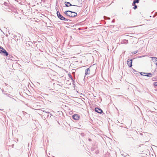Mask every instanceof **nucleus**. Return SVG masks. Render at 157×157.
Listing matches in <instances>:
<instances>
[{
    "mask_svg": "<svg viewBox=\"0 0 157 157\" xmlns=\"http://www.w3.org/2000/svg\"><path fill=\"white\" fill-rule=\"evenodd\" d=\"M79 4H78V5H72V7L71 9V10L75 11L76 8H75V6H77V7H81L82 6V0H78V1Z\"/></svg>",
    "mask_w": 157,
    "mask_h": 157,
    "instance_id": "obj_1",
    "label": "nucleus"
},
{
    "mask_svg": "<svg viewBox=\"0 0 157 157\" xmlns=\"http://www.w3.org/2000/svg\"><path fill=\"white\" fill-rule=\"evenodd\" d=\"M57 14L58 17L62 20L68 21L69 20L62 16L58 11L57 12Z\"/></svg>",
    "mask_w": 157,
    "mask_h": 157,
    "instance_id": "obj_2",
    "label": "nucleus"
},
{
    "mask_svg": "<svg viewBox=\"0 0 157 157\" xmlns=\"http://www.w3.org/2000/svg\"><path fill=\"white\" fill-rule=\"evenodd\" d=\"M69 13L68 14V17H76L77 15V13L70 10L69 11Z\"/></svg>",
    "mask_w": 157,
    "mask_h": 157,
    "instance_id": "obj_3",
    "label": "nucleus"
},
{
    "mask_svg": "<svg viewBox=\"0 0 157 157\" xmlns=\"http://www.w3.org/2000/svg\"><path fill=\"white\" fill-rule=\"evenodd\" d=\"M132 59H128L127 61V64L129 67H131L132 66Z\"/></svg>",
    "mask_w": 157,
    "mask_h": 157,
    "instance_id": "obj_4",
    "label": "nucleus"
},
{
    "mask_svg": "<svg viewBox=\"0 0 157 157\" xmlns=\"http://www.w3.org/2000/svg\"><path fill=\"white\" fill-rule=\"evenodd\" d=\"M140 74L142 75L146 76L149 77H151L152 76L151 73H150L141 72Z\"/></svg>",
    "mask_w": 157,
    "mask_h": 157,
    "instance_id": "obj_5",
    "label": "nucleus"
},
{
    "mask_svg": "<svg viewBox=\"0 0 157 157\" xmlns=\"http://www.w3.org/2000/svg\"><path fill=\"white\" fill-rule=\"evenodd\" d=\"M72 117L73 119L75 120H78L80 117L77 114H75L73 115Z\"/></svg>",
    "mask_w": 157,
    "mask_h": 157,
    "instance_id": "obj_6",
    "label": "nucleus"
},
{
    "mask_svg": "<svg viewBox=\"0 0 157 157\" xmlns=\"http://www.w3.org/2000/svg\"><path fill=\"white\" fill-rule=\"evenodd\" d=\"M95 110L96 112L100 114L103 113L102 110L101 109L98 108H95Z\"/></svg>",
    "mask_w": 157,
    "mask_h": 157,
    "instance_id": "obj_7",
    "label": "nucleus"
},
{
    "mask_svg": "<svg viewBox=\"0 0 157 157\" xmlns=\"http://www.w3.org/2000/svg\"><path fill=\"white\" fill-rule=\"evenodd\" d=\"M151 58L155 63L157 65V58L155 57H151Z\"/></svg>",
    "mask_w": 157,
    "mask_h": 157,
    "instance_id": "obj_8",
    "label": "nucleus"
},
{
    "mask_svg": "<svg viewBox=\"0 0 157 157\" xmlns=\"http://www.w3.org/2000/svg\"><path fill=\"white\" fill-rule=\"evenodd\" d=\"M90 72V69L89 68H87L85 70V74L86 75H88Z\"/></svg>",
    "mask_w": 157,
    "mask_h": 157,
    "instance_id": "obj_9",
    "label": "nucleus"
},
{
    "mask_svg": "<svg viewBox=\"0 0 157 157\" xmlns=\"http://www.w3.org/2000/svg\"><path fill=\"white\" fill-rule=\"evenodd\" d=\"M64 4L67 7L71 6H72V5L69 2H65Z\"/></svg>",
    "mask_w": 157,
    "mask_h": 157,
    "instance_id": "obj_10",
    "label": "nucleus"
},
{
    "mask_svg": "<svg viewBox=\"0 0 157 157\" xmlns=\"http://www.w3.org/2000/svg\"><path fill=\"white\" fill-rule=\"evenodd\" d=\"M3 50V52L2 53L4 54L6 56H7L8 55V53L4 49H2Z\"/></svg>",
    "mask_w": 157,
    "mask_h": 157,
    "instance_id": "obj_11",
    "label": "nucleus"
},
{
    "mask_svg": "<svg viewBox=\"0 0 157 157\" xmlns=\"http://www.w3.org/2000/svg\"><path fill=\"white\" fill-rule=\"evenodd\" d=\"M139 0H134L133 2L132 5H135L136 3H138L139 2Z\"/></svg>",
    "mask_w": 157,
    "mask_h": 157,
    "instance_id": "obj_12",
    "label": "nucleus"
},
{
    "mask_svg": "<svg viewBox=\"0 0 157 157\" xmlns=\"http://www.w3.org/2000/svg\"><path fill=\"white\" fill-rule=\"evenodd\" d=\"M70 10H68L67 11H65V12L64 13V14H66L67 16H68V14Z\"/></svg>",
    "mask_w": 157,
    "mask_h": 157,
    "instance_id": "obj_13",
    "label": "nucleus"
},
{
    "mask_svg": "<svg viewBox=\"0 0 157 157\" xmlns=\"http://www.w3.org/2000/svg\"><path fill=\"white\" fill-rule=\"evenodd\" d=\"M2 49H4V48H3L2 47H0V53H2L3 52L2 51H3L2 50Z\"/></svg>",
    "mask_w": 157,
    "mask_h": 157,
    "instance_id": "obj_14",
    "label": "nucleus"
},
{
    "mask_svg": "<svg viewBox=\"0 0 157 157\" xmlns=\"http://www.w3.org/2000/svg\"><path fill=\"white\" fill-rule=\"evenodd\" d=\"M133 6H134L133 7V8L134 10L136 9L137 8V6L136 5V4L134 5Z\"/></svg>",
    "mask_w": 157,
    "mask_h": 157,
    "instance_id": "obj_15",
    "label": "nucleus"
},
{
    "mask_svg": "<svg viewBox=\"0 0 157 157\" xmlns=\"http://www.w3.org/2000/svg\"><path fill=\"white\" fill-rule=\"evenodd\" d=\"M137 52V51H134V52H132V54L134 55V54H135Z\"/></svg>",
    "mask_w": 157,
    "mask_h": 157,
    "instance_id": "obj_16",
    "label": "nucleus"
},
{
    "mask_svg": "<svg viewBox=\"0 0 157 157\" xmlns=\"http://www.w3.org/2000/svg\"><path fill=\"white\" fill-rule=\"evenodd\" d=\"M69 77L71 78V79L73 81H74V80H73V79L72 78V76L71 75V74H69Z\"/></svg>",
    "mask_w": 157,
    "mask_h": 157,
    "instance_id": "obj_17",
    "label": "nucleus"
},
{
    "mask_svg": "<svg viewBox=\"0 0 157 157\" xmlns=\"http://www.w3.org/2000/svg\"><path fill=\"white\" fill-rule=\"evenodd\" d=\"M153 85L155 86H157V82H155L153 83Z\"/></svg>",
    "mask_w": 157,
    "mask_h": 157,
    "instance_id": "obj_18",
    "label": "nucleus"
},
{
    "mask_svg": "<svg viewBox=\"0 0 157 157\" xmlns=\"http://www.w3.org/2000/svg\"><path fill=\"white\" fill-rule=\"evenodd\" d=\"M46 113H47L48 114H49V115H50V117L52 116V115L51 113L50 112H46Z\"/></svg>",
    "mask_w": 157,
    "mask_h": 157,
    "instance_id": "obj_19",
    "label": "nucleus"
},
{
    "mask_svg": "<svg viewBox=\"0 0 157 157\" xmlns=\"http://www.w3.org/2000/svg\"><path fill=\"white\" fill-rule=\"evenodd\" d=\"M133 71H134V73L135 74H137V72L135 70L133 69Z\"/></svg>",
    "mask_w": 157,
    "mask_h": 157,
    "instance_id": "obj_20",
    "label": "nucleus"
},
{
    "mask_svg": "<svg viewBox=\"0 0 157 157\" xmlns=\"http://www.w3.org/2000/svg\"><path fill=\"white\" fill-rule=\"evenodd\" d=\"M7 3L6 2H5L4 3V4L5 5V6H6L7 5Z\"/></svg>",
    "mask_w": 157,
    "mask_h": 157,
    "instance_id": "obj_21",
    "label": "nucleus"
},
{
    "mask_svg": "<svg viewBox=\"0 0 157 157\" xmlns=\"http://www.w3.org/2000/svg\"><path fill=\"white\" fill-rule=\"evenodd\" d=\"M112 22H115V20H114V19H113V20H112Z\"/></svg>",
    "mask_w": 157,
    "mask_h": 157,
    "instance_id": "obj_22",
    "label": "nucleus"
},
{
    "mask_svg": "<svg viewBox=\"0 0 157 157\" xmlns=\"http://www.w3.org/2000/svg\"><path fill=\"white\" fill-rule=\"evenodd\" d=\"M89 141H91V139L89 138Z\"/></svg>",
    "mask_w": 157,
    "mask_h": 157,
    "instance_id": "obj_23",
    "label": "nucleus"
},
{
    "mask_svg": "<svg viewBox=\"0 0 157 157\" xmlns=\"http://www.w3.org/2000/svg\"><path fill=\"white\" fill-rule=\"evenodd\" d=\"M43 111L44 112H45V113H46V112H46V111L45 110H43Z\"/></svg>",
    "mask_w": 157,
    "mask_h": 157,
    "instance_id": "obj_24",
    "label": "nucleus"
},
{
    "mask_svg": "<svg viewBox=\"0 0 157 157\" xmlns=\"http://www.w3.org/2000/svg\"><path fill=\"white\" fill-rule=\"evenodd\" d=\"M23 112L24 113H25V112Z\"/></svg>",
    "mask_w": 157,
    "mask_h": 157,
    "instance_id": "obj_25",
    "label": "nucleus"
},
{
    "mask_svg": "<svg viewBox=\"0 0 157 157\" xmlns=\"http://www.w3.org/2000/svg\"><path fill=\"white\" fill-rule=\"evenodd\" d=\"M16 36H14V37H15Z\"/></svg>",
    "mask_w": 157,
    "mask_h": 157,
    "instance_id": "obj_26",
    "label": "nucleus"
},
{
    "mask_svg": "<svg viewBox=\"0 0 157 157\" xmlns=\"http://www.w3.org/2000/svg\"><path fill=\"white\" fill-rule=\"evenodd\" d=\"M5 94V93L4 94ZM6 94L7 95V94Z\"/></svg>",
    "mask_w": 157,
    "mask_h": 157,
    "instance_id": "obj_27",
    "label": "nucleus"
},
{
    "mask_svg": "<svg viewBox=\"0 0 157 157\" xmlns=\"http://www.w3.org/2000/svg\"><path fill=\"white\" fill-rule=\"evenodd\" d=\"M0 110H1V109H0Z\"/></svg>",
    "mask_w": 157,
    "mask_h": 157,
    "instance_id": "obj_28",
    "label": "nucleus"
}]
</instances>
